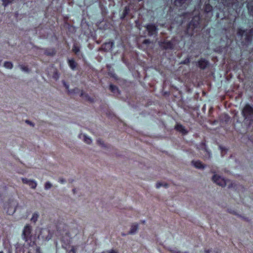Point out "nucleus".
Here are the masks:
<instances>
[{"instance_id":"nucleus-23","label":"nucleus","mask_w":253,"mask_h":253,"mask_svg":"<svg viewBox=\"0 0 253 253\" xmlns=\"http://www.w3.org/2000/svg\"><path fill=\"white\" fill-rule=\"evenodd\" d=\"M110 89L111 90V91L112 92H113L114 93H119V89H118V87L115 85H114L113 84H110Z\"/></svg>"},{"instance_id":"nucleus-21","label":"nucleus","mask_w":253,"mask_h":253,"mask_svg":"<svg viewBox=\"0 0 253 253\" xmlns=\"http://www.w3.org/2000/svg\"><path fill=\"white\" fill-rule=\"evenodd\" d=\"M39 216V214L38 212H34L33 214L32 217L31 218V221L32 222L36 223L37 222V221L38 220Z\"/></svg>"},{"instance_id":"nucleus-28","label":"nucleus","mask_w":253,"mask_h":253,"mask_svg":"<svg viewBox=\"0 0 253 253\" xmlns=\"http://www.w3.org/2000/svg\"><path fill=\"white\" fill-rule=\"evenodd\" d=\"M52 186V184L49 182L47 181L44 184V189L45 190H48L50 189Z\"/></svg>"},{"instance_id":"nucleus-1","label":"nucleus","mask_w":253,"mask_h":253,"mask_svg":"<svg viewBox=\"0 0 253 253\" xmlns=\"http://www.w3.org/2000/svg\"><path fill=\"white\" fill-rule=\"evenodd\" d=\"M241 114L244 118V121L248 126L253 124V106L246 104L241 111Z\"/></svg>"},{"instance_id":"nucleus-36","label":"nucleus","mask_w":253,"mask_h":253,"mask_svg":"<svg viewBox=\"0 0 253 253\" xmlns=\"http://www.w3.org/2000/svg\"><path fill=\"white\" fill-rule=\"evenodd\" d=\"M107 253H118V252L114 250H111L107 252Z\"/></svg>"},{"instance_id":"nucleus-25","label":"nucleus","mask_w":253,"mask_h":253,"mask_svg":"<svg viewBox=\"0 0 253 253\" xmlns=\"http://www.w3.org/2000/svg\"><path fill=\"white\" fill-rule=\"evenodd\" d=\"M19 67H20V69L23 72H25L26 73H29L30 72V70L27 66H25L23 65H20Z\"/></svg>"},{"instance_id":"nucleus-7","label":"nucleus","mask_w":253,"mask_h":253,"mask_svg":"<svg viewBox=\"0 0 253 253\" xmlns=\"http://www.w3.org/2000/svg\"><path fill=\"white\" fill-rule=\"evenodd\" d=\"M145 27L146 28L149 36H153L157 33L158 28L155 24H147Z\"/></svg>"},{"instance_id":"nucleus-46","label":"nucleus","mask_w":253,"mask_h":253,"mask_svg":"<svg viewBox=\"0 0 253 253\" xmlns=\"http://www.w3.org/2000/svg\"><path fill=\"white\" fill-rule=\"evenodd\" d=\"M142 223H145V221H142Z\"/></svg>"},{"instance_id":"nucleus-14","label":"nucleus","mask_w":253,"mask_h":253,"mask_svg":"<svg viewBox=\"0 0 253 253\" xmlns=\"http://www.w3.org/2000/svg\"><path fill=\"white\" fill-rule=\"evenodd\" d=\"M80 96L83 97L85 100L88 102H94V99L89 96L88 94L85 93L83 90H82Z\"/></svg>"},{"instance_id":"nucleus-8","label":"nucleus","mask_w":253,"mask_h":253,"mask_svg":"<svg viewBox=\"0 0 253 253\" xmlns=\"http://www.w3.org/2000/svg\"><path fill=\"white\" fill-rule=\"evenodd\" d=\"M22 181L23 183L28 184L30 187L33 189H36L37 186V182L34 180L28 179L26 178H22Z\"/></svg>"},{"instance_id":"nucleus-18","label":"nucleus","mask_w":253,"mask_h":253,"mask_svg":"<svg viewBox=\"0 0 253 253\" xmlns=\"http://www.w3.org/2000/svg\"><path fill=\"white\" fill-rule=\"evenodd\" d=\"M72 51L77 56H83V54L80 53V47L77 45V43H74L73 46Z\"/></svg>"},{"instance_id":"nucleus-29","label":"nucleus","mask_w":253,"mask_h":253,"mask_svg":"<svg viewBox=\"0 0 253 253\" xmlns=\"http://www.w3.org/2000/svg\"><path fill=\"white\" fill-rule=\"evenodd\" d=\"M168 250L171 253H181V252L179 251L177 248H170L168 249Z\"/></svg>"},{"instance_id":"nucleus-35","label":"nucleus","mask_w":253,"mask_h":253,"mask_svg":"<svg viewBox=\"0 0 253 253\" xmlns=\"http://www.w3.org/2000/svg\"><path fill=\"white\" fill-rule=\"evenodd\" d=\"M59 182H60L61 183H64L66 182V180L63 178H60L59 179Z\"/></svg>"},{"instance_id":"nucleus-20","label":"nucleus","mask_w":253,"mask_h":253,"mask_svg":"<svg viewBox=\"0 0 253 253\" xmlns=\"http://www.w3.org/2000/svg\"><path fill=\"white\" fill-rule=\"evenodd\" d=\"M63 84L64 85V86L65 87V88L67 89H68L69 93H76L78 90V88H74L73 90H70L69 89V84H67L65 81H63Z\"/></svg>"},{"instance_id":"nucleus-32","label":"nucleus","mask_w":253,"mask_h":253,"mask_svg":"<svg viewBox=\"0 0 253 253\" xmlns=\"http://www.w3.org/2000/svg\"><path fill=\"white\" fill-rule=\"evenodd\" d=\"M190 62V58H187L186 59H185L184 60H183V61H182L181 62V64H188Z\"/></svg>"},{"instance_id":"nucleus-47","label":"nucleus","mask_w":253,"mask_h":253,"mask_svg":"<svg viewBox=\"0 0 253 253\" xmlns=\"http://www.w3.org/2000/svg\"><path fill=\"white\" fill-rule=\"evenodd\" d=\"M1 65V60H0V65Z\"/></svg>"},{"instance_id":"nucleus-40","label":"nucleus","mask_w":253,"mask_h":253,"mask_svg":"<svg viewBox=\"0 0 253 253\" xmlns=\"http://www.w3.org/2000/svg\"><path fill=\"white\" fill-rule=\"evenodd\" d=\"M248 9H251V7L249 5H248Z\"/></svg>"},{"instance_id":"nucleus-17","label":"nucleus","mask_w":253,"mask_h":253,"mask_svg":"<svg viewBox=\"0 0 253 253\" xmlns=\"http://www.w3.org/2000/svg\"><path fill=\"white\" fill-rule=\"evenodd\" d=\"M82 136L83 137L84 141L85 143H86V144H90L92 143V139L89 137H88L87 135H86V134H80L79 135V137L80 138L82 137Z\"/></svg>"},{"instance_id":"nucleus-9","label":"nucleus","mask_w":253,"mask_h":253,"mask_svg":"<svg viewBox=\"0 0 253 253\" xmlns=\"http://www.w3.org/2000/svg\"><path fill=\"white\" fill-rule=\"evenodd\" d=\"M114 45V43L113 42H106L101 45V49L105 52H108L112 49Z\"/></svg>"},{"instance_id":"nucleus-16","label":"nucleus","mask_w":253,"mask_h":253,"mask_svg":"<svg viewBox=\"0 0 253 253\" xmlns=\"http://www.w3.org/2000/svg\"><path fill=\"white\" fill-rule=\"evenodd\" d=\"M68 63L69 67H70V68L72 70H75L76 69L77 66V63L76 62H75L74 59H68Z\"/></svg>"},{"instance_id":"nucleus-5","label":"nucleus","mask_w":253,"mask_h":253,"mask_svg":"<svg viewBox=\"0 0 253 253\" xmlns=\"http://www.w3.org/2000/svg\"><path fill=\"white\" fill-rule=\"evenodd\" d=\"M159 45L161 48L165 50L172 49L174 47V44L172 41L166 40L159 42Z\"/></svg>"},{"instance_id":"nucleus-38","label":"nucleus","mask_w":253,"mask_h":253,"mask_svg":"<svg viewBox=\"0 0 253 253\" xmlns=\"http://www.w3.org/2000/svg\"><path fill=\"white\" fill-rule=\"evenodd\" d=\"M45 53L47 55H52L54 54V53H53V52H47V51H46L45 52Z\"/></svg>"},{"instance_id":"nucleus-34","label":"nucleus","mask_w":253,"mask_h":253,"mask_svg":"<svg viewBox=\"0 0 253 253\" xmlns=\"http://www.w3.org/2000/svg\"><path fill=\"white\" fill-rule=\"evenodd\" d=\"M25 122H26L27 124H28V125H30V126H34V124L32 122H31V121H29V120H26V121H25Z\"/></svg>"},{"instance_id":"nucleus-33","label":"nucleus","mask_w":253,"mask_h":253,"mask_svg":"<svg viewBox=\"0 0 253 253\" xmlns=\"http://www.w3.org/2000/svg\"><path fill=\"white\" fill-rule=\"evenodd\" d=\"M127 13H128L127 9V7H126L125 9V10H124V12H123V16H124V17H125Z\"/></svg>"},{"instance_id":"nucleus-45","label":"nucleus","mask_w":253,"mask_h":253,"mask_svg":"<svg viewBox=\"0 0 253 253\" xmlns=\"http://www.w3.org/2000/svg\"><path fill=\"white\" fill-rule=\"evenodd\" d=\"M0 253H3V252L2 251H0Z\"/></svg>"},{"instance_id":"nucleus-43","label":"nucleus","mask_w":253,"mask_h":253,"mask_svg":"<svg viewBox=\"0 0 253 253\" xmlns=\"http://www.w3.org/2000/svg\"><path fill=\"white\" fill-rule=\"evenodd\" d=\"M181 253H188V252H184V253H181Z\"/></svg>"},{"instance_id":"nucleus-22","label":"nucleus","mask_w":253,"mask_h":253,"mask_svg":"<svg viewBox=\"0 0 253 253\" xmlns=\"http://www.w3.org/2000/svg\"><path fill=\"white\" fill-rule=\"evenodd\" d=\"M3 66L7 69H11L13 68V64L9 61H5L3 64Z\"/></svg>"},{"instance_id":"nucleus-44","label":"nucleus","mask_w":253,"mask_h":253,"mask_svg":"<svg viewBox=\"0 0 253 253\" xmlns=\"http://www.w3.org/2000/svg\"><path fill=\"white\" fill-rule=\"evenodd\" d=\"M204 149H205V151H207V149H206V147H205V148H204Z\"/></svg>"},{"instance_id":"nucleus-42","label":"nucleus","mask_w":253,"mask_h":253,"mask_svg":"<svg viewBox=\"0 0 253 253\" xmlns=\"http://www.w3.org/2000/svg\"><path fill=\"white\" fill-rule=\"evenodd\" d=\"M122 236H126V234H124V233H123V234H122Z\"/></svg>"},{"instance_id":"nucleus-6","label":"nucleus","mask_w":253,"mask_h":253,"mask_svg":"<svg viewBox=\"0 0 253 253\" xmlns=\"http://www.w3.org/2000/svg\"><path fill=\"white\" fill-rule=\"evenodd\" d=\"M212 179L214 183L221 187H225L226 185L225 180L217 174H214L212 176Z\"/></svg>"},{"instance_id":"nucleus-4","label":"nucleus","mask_w":253,"mask_h":253,"mask_svg":"<svg viewBox=\"0 0 253 253\" xmlns=\"http://www.w3.org/2000/svg\"><path fill=\"white\" fill-rule=\"evenodd\" d=\"M32 227L29 224H26L23 230L22 233V238L25 241L28 242L31 240L32 237Z\"/></svg>"},{"instance_id":"nucleus-30","label":"nucleus","mask_w":253,"mask_h":253,"mask_svg":"<svg viewBox=\"0 0 253 253\" xmlns=\"http://www.w3.org/2000/svg\"><path fill=\"white\" fill-rule=\"evenodd\" d=\"M212 10V7L210 4H206L205 8V11L206 12H210Z\"/></svg>"},{"instance_id":"nucleus-19","label":"nucleus","mask_w":253,"mask_h":253,"mask_svg":"<svg viewBox=\"0 0 253 253\" xmlns=\"http://www.w3.org/2000/svg\"><path fill=\"white\" fill-rule=\"evenodd\" d=\"M97 144L102 148H109V146L104 143V142L101 139L99 138L96 141Z\"/></svg>"},{"instance_id":"nucleus-10","label":"nucleus","mask_w":253,"mask_h":253,"mask_svg":"<svg viewBox=\"0 0 253 253\" xmlns=\"http://www.w3.org/2000/svg\"><path fill=\"white\" fill-rule=\"evenodd\" d=\"M200 23V17L199 16H194L190 23L189 24V28H192L194 29L199 25Z\"/></svg>"},{"instance_id":"nucleus-26","label":"nucleus","mask_w":253,"mask_h":253,"mask_svg":"<svg viewBox=\"0 0 253 253\" xmlns=\"http://www.w3.org/2000/svg\"><path fill=\"white\" fill-rule=\"evenodd\" d=\"M161 186H164L166 188H167L168 187V184L167 183H163L160 182H157L156 184V187L157 188H159Z\"/></svg>"},{"instance_id":"nucleus-39","label":"nucleus","mask_w":253,"mask_h":253,"mask_svg":"<svg viewBox=\"0 0 253 253\" xmlns=\"http://www.w3.org/2000/svg\"><path fill=\"white\" fill-rule=\"evenodd\" d=\"M69 253H76L75 250L74 248H72L69 252Z\"/></svg>"},{"instance_id":"nucleus-3","label":"nucleus","mask_w":253,"mask_h":253,"mask_svg":"<svg viewBox=\"0 0 253 253\" xmlns=\"http://www.w3.org/2000/svg\"><path fill=\"white\" fill-rule=\"evenodd\" d=\"M253 33V29L249 30H244L241 28H239L237 31V35L242 38L244 36H245L246 43H249L252 41V36Z\"/></svg>"},{"instance_id":"nucleus-11","label":"nucleus","mask_w":253,"mask_h":253,"mask_svg":"<svg viewBox=\"0 0 253 253\" xmlns=\"http://www.w3.org/2000/svg\"><path fill=\"white\" fill-rule=\"evenodd\" d=\"M192 164L196 168L198 169H204L206 168V165L200 161H193Z\"/></svg>"},{"instance_id":"nucleus-41","label":"nucleus","mask_w":253,"mask_h":253,"mask_svg":"<svg viewBox=\"0 0 253 253\" xmlns=\"http://www.w3.org/2000/svg\"><path fill=\"white\" fill-rule=\"evenodd\" d=\"M73 192L74 193H75V189H73Z\"/></svg>"},{"instance_id":"nucleus-37","label":"nucleus","mask_w":253,"mask_h":253,"mask_svg":"<svg viewBox=\"0 0 253 253\" xmlns=\"http://www.w3.org/2000/svg\"><path fill=\"white\" fill-rule=\"evenodd\" d=\"M143 43L144 44H148L150 43V41L148 39H146L143 41Z\"/></svg>"},{"instance_id":"nucleus-12","label":"nucleus","mask_w":253,"mask_h":253,"mask_svg":"<svg viewBox=\"0 0 253 253\" xmlns=\"http://www.w3.org/2000/svg\"><path fill=\"white\" fill-rule=\"evenodd\" d=\"M191 1V0H175L174 3L177 6H181L184 4L188 5Z\"/></svg>"},{"instance_id":"nucleus-15","label":"nucleus","mask_w":253,"mask_h":253,"mask_svg":"<svg viewBox=\"0 0 253 253\" xmlns=\"http://www.w3.org/2000/svg\"><path fill=\"white\" fill-rule=\"evenodd\" d=\"M208 64V62L204 59H200L198 62L199 67L202 69H204L206 68Z\"/></svg>"},{"instance_id":"nucleus-24","label":"nucleus","mask_w":253,"mask_h":253,"mask_svg":"<svg viewBox=\"0 0 253 253\" xmlns=\"http://www.w3.org/2000/svg\"><path fill=\"white\" fill-rule=\"evenodd\" d=\"M204 253H219L217 249H205L204 251Z\"/></svg>"},{"instance_id":"nucleus-13","label":"nucleus","mask_w":253,"mask_h":253,"mask_svg":"<svg viewBox=\"0 0 253 253\" xmlns=\"http://www.w3.org/2000/svg\"><path fill=\"white\" fill-rule=\"evenodd\" d=\"M138 229V224L134 223L131 224L130 230L128 232V234L133 235L135 234Z\"/></svg>"},{"instance_id":"nucleus-2","label":"nucleus","mask_w":253,"mask_h":253,"mask_svg":"<svg viewBox=\"0 0 253 253\" xmlns=\"http://www.w3.org/2000/svg\"><path fill=\"white\" fill-rule=\"evenodd\" d=\"M18 203L17 200L11 199L5 204V209H6V212L9 215H12L15 213L16 208L18 207Z\"/></svg>"},{"instance_id":"nucleus-31","label":"nucleus","mask_w":253,"mask_h":253,"mask_svg":"<svg viewBox=\"0 0 253 253\" xmlns=\"http://www.w3.org/2000/svg\"><path fill=\"white\" fill-rule=\"evenodd\" d=\"M2 4L4 6H6L8 4L11 3L13 0H1Z\"/></svg>"},{"instance_id":"nucleus-27","label":"nucleus","mask_w":253,"mask_h":253,"mask_svg":"<svg viewBox=\"0 0 253 253\" xmlns=\"http://www.w3.org/2000/svg\"><path fill=\"white\" fill-rule=\"evenodd\" d=\"M177 129L178 130L182 132L183 133H185H185H187V131L185 130L184 127L182 126H181V125L177 126Z\"/></svg>"}]
</instances>
